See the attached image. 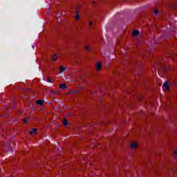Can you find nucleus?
<instances>
[{"instance_id": "nucleus-1", "label": "nucleus", "mask_w": 177, "mask_h": 177, "mask_svg": "<svg viewBox=\"0 0 177 177\" xmlns=\"http://www.w3.org/2000/svg\"><path fill=\"white\" fill-rule=\"evenodd\" d=\"M36 104H37V106H44V100H38L36 101Z\"/></svg>"}, {"instance_id": "nucleus-2", "label": "nucleus", "mask_w": 177, "mask_h": 177, "mask_svg": "<svg viewBox=\"0 0 177 177\" xmlns=\"http://www.w3.org/2000/svg\"><path fill=\"white\" fill-rule=\"evenodd\" d=\"M140 33V32H139V30H133L132 32V35L133 37H138V35H139Z\"/></svg>"}, {"instance_id": "nucleus-3", "label": "nucleus", "mask_w": 177, "mask_h": 177, "mask_svg": "<svg viewBox=\"0 0 177 177\" xmlns=\"http://www.w3.org/2000/svg\"><path fill=\"white\" fill-rule=\"evenodd\" d=\"M163 86L167 90L169 89V83H168V82H165Z\"/></svg>"}, {"instance_id": "nucleus-4", "label": "nucleus", "mask_w": 177, "mask_h": 177, "mask_svg": "<svg viewBox=\"0 0 177 177\" xmlns=\"http://www.w3.org/2000/svg\"><path fill=\"white\" fill-rule=\"evenodd\" d=\"M95 68L99 71L102 68V64L97 63L95 66Z\"/></svg>"}, {"instance_id": "nucleus-5", "label": "nucleus", "mask_w": 177, "mask_h": 177, "mask_svg": "<svg viewBox=\"0 0 177 177\" xmlns=\"http://www.w3.org/2000/svg\"><path fill=\"white\" fill-rule=\"evenodd\" d=\"M59 88L60 89H64L65 88H67V85H66L65 84H61L59 85Z\"/></svg>"}, {"instance_id": "nucleus-6", "label": "nucleus", "mask_w": 177, "mask_h": 177, "mask_svg": "<svg viewBox=\"0 0 177 177\" xmlns=\"http://www.w3.org/2000/svg\"><path fill=\"white\" fill-rule=\"evenodd\" d=\"M30 133L31 135H35V133H37V129H32V130L30 131Z\"/></svg>"}, {"instance_id": "nucleus-7", "label": "nucleus", "mask_w": 177, "mask_h": 177, "mask_svg": "<svg viewBox=\"0 0 177 177\" xmlns=\"http://www.w3.org/2000/svg\"><path fill=\"white\" fill-rule=\"evenodd\" d=\"M63 125H64V127H67V125H68V121H67L66 119H64Z\"/></svg>"}, {"instance_id": "nucleus-8", "label": "nucleus", "mask_w": 177, "mask_h": 177, "mask_svg": "<svg viewBox=\"0 0 177 177\" xmlns=\"http://www.w3.org/2000/svg\"><path fill=\"white\" fill-rule=\"evenodd\" d=\"M131 146L132 149H136V147H138V145H136L135 142L131 143Z\"/></svg>"}, {"instance_id": "nucleus-9", "label": "nucleus", "mask_w": 177, "mask_h": 177, "mask_svg": "<svg viewBox=\"0 0 177 177\" xmlns=\"http://www.w3.org/2000/svg\"><path fill=\"white\" fill-rule=\"evenodd\" d=\"M58 57L56 55V54H54L53 55V57H52V60H54L55 62H56V60H57Z\"/></svg>"}, {"instance_id": "nucleus-10", "label": "nucleus", "mask_w": 177, "mask_h": 177, "mask_svg": "<svg viewBox=\"0 0 177 177\" xmlns=\"http://www.w3.org/2000/svg\"><path fill=\"white\" fill-rule=\"evenodd\" d=\"M76 20H78V19H80V11H77V15H76V17H75Z\"/></svg>"}, {"instance_id": "nucleus-11", "label": "nucleus", "mask_w": 177, "mask_h": 177, "mask_svg": "<svg viewBox=\"0 0 177 177\" xmlns=\"http://www.w3.org/2000/svg\"><path fill=\"white\" fill-rule=\"evenodd\" d=\"M63 71H66V68L62 66L61 67V73H63Z\"/></svg>"}, {"instance_id": "nucleus-12", "label": "nucleus", "mask_w": 177, "mask_h": 177, "mask_svg": "<svg viewBox=\"0 0 177 177\" xmlns=\"http://www.w3.org/2000/svg\"><path fill=\"white\" fill-rule=\"evenodd\" d=\"M85 49H86V50H90L91 47H89V46H86L85 47Z\"/></svg>"}, {"instance_id": "nucleus-13", "label": "nucleus", "mask_w": 177, "mask_h": 177, "mask_svg": "<svg viewBox=\"0 0 177 177\" xmlns=\"http://www.w3.org/2000/svg\"><path fill=\"white\" fill-rule=\"evenodd\" d=\"M24 124H27V122H28V118H26V119L24 120Z\"/></svg>"}, {"instance_id": "nucleus-14", "label": "nucleus", "mask_w": 177, "mask_h": 177, "mask_svg": "<svg viewBox=\"0 0 177 177\" xmlns=\"http://www.w3.org/2000/svg\"><path fill=\"white\" fill-rule=\"evenodd\" d=\"M47 82H52V80H50V78L48 77Z\"/></svg>"}, {"instance_id": "nucleus-15", "label": "nucleus", "mask_w": 177, "mask_h": 177, "mask_svg": "<svg viewBox=\"0 0 177 177\" xmlns=\"http://www.w3.org/2000/svg\"><path fill=\"white\" fill-rule=\"evenodd\" d=\"M177 157V151H174V158H176Z\"/></svg>"}, {"instance_id": "nucleus-16", "label": "nucleus", "mask_w": 177, "mask_h": 177, "mask_svg": "<svg viewBox=\"0 0 177 177\" xmlns=\"http://www.w3.org/2000/svg\"><path fill=\"white\" fill-rule=\"evenodd\" d=\"M154 13L155 15H158V10H155Z\"/></svg>"}, {"instance_id": "nucleus-17", "label": "nucleus", "mask_w": 177, "mask_h": 177, "mask_svg": "<svg viewBox=\"0 0 177 177\" xmlns=\"http://www.w3.org/2000/svg\"><path fill=\"white\" fill-rule=\"evenodd\" d=\"M89 24H90V26H92L93 23H92V22H90Z\"/></svg>"}]
</instances>
